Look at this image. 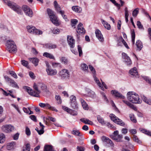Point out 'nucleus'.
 <instances>
[{"label":"nucleus","instance_id":"nucleus-59","mask_svg":"<svg viewBox=\"0 0 151 151\" xmlns=\"http://www.w3.org/2000/svg\"><path fill=\"white\" fill-rule=\"evenodd\" d=\"M88 96L91 98L94 97L95 96V93L93 91H90L88 93Z\"/></svg>","mask_w":151,"mask_h":151},{"label":"nucleus","instance_id":"nucleus-29","mask_svg":"<svg viewBox=\"0 0 151 151\" xmlns=\"http://www.w3.org/2000/svg\"><path fill=\"white\" fill-rule=\"evenodd\" d=\"M101 22L102 24H103L105 28L108 30H109L110 29V25L107 22L102 19H101Z\"/></svg>","mask_w":151,"mask_h":151},{"label":"nucleus","instance_id":"nucleus-41","mask_svg":"<svg viewBox=\"0 0 151 151\" xmlns=\"http://www.w3.org/2000/svg\"><path fill=\"white\" fill-rule=\"evenodd\" d=\"M46 48L49 49H55L57 47L56 45L52 44H48L46 45Z\"/></svg>","mask_w":151,"mask_h":151},{"label":"nucleus","instance_id":"nucleus-46","mask_svg":"<svg viewBox=\"0 0 151 151\" xmlns=\"http://www.w3.org/2000/svg\"><path fill=\"white\" fill-rule=\"evenodd\" d=\"M55 99L57 101L58 104H60L62 103V100L60 96L57 95L55 96Z\"/></svg>","mask_w":151,"mask_h":151},{"label":"nucleus","instance_id":"nucleus-17","mask_svg":"<svg viewBox=\"0 0 151 151\" xmlns=\"http://www.w3.org/2000/svg\"><path fill=\"white\" fill-rule=\"evenodd\" d=\"M67 41L70 47L72 48H73L75 46V40L73 38V37L70 36H68Z\"/></svg>","mask_w":151,"mask_h":151},{"label":"nucleus","instance_id":"nucleus-20","mask_svg":"<svg viewBox=\"0 0 151 151\" xmlns=\"http://www.w3.org/2000/svg\"><path fill=\"white\" fill-rule=\"evenodd\" d=\"M60 75L63 77H67L69 76L70 72L67 69H65L61 70L59 73Z\"/></svg>","mask_w":151,"mask_h":151},{"label":"nucleus","instance_id":"nucleus-14","mask_svg":"<svg viewBox=\"0 0 151 151\" xmlns=\"http://www.w3.org/2000/svg\"><path fill=\"white\" fill-rule=\"evenodd\" d=\"M76 31L78 33L80 34H83L85 33L86 31L81 23H79L77 26Z\"/></svg>","mask_w":151,"mask_h":151},{"label":"nucleus","instance_id":"nucleus-26","mask_svg":"<svg viewBox=\"0 0 151 151\" xmlns=\"http://www.w3.org/2000/svg\"><path fill=\"white\" fill-rule=\"evenodd\" d=\"M29 60L32 61V63L35 66L38 65V63L39 62V60L37 58H29Z\"/></svg>","mask_w":151,"mask_h":151},{"label":"nucleus","instance_id":"nucleus-15","mask_svg":"<svg viewBox=\"0 0 151 151\" xmlns=\"http://www.w3.org/2000/svg\"><path fill=\"white\" fill-rule=\"evenodd\" d=\"M70 105L74 109L77 108V103L76 101V97L74 96H71L70 97Z\"/></svg>","mask_w":151,"mask_h":151},{"label":"nucleus","instance_id":"nucleus-44","mask_svg":"<svg viewBox=\"0 0 151 151\" xmlns=\"http://www.w3.org/2000/svg\"><path fill=\"white\" fill-rule=\"evenodd\" d=\"M131 36L132 39V42L133 44H134L135 39V34L134 30H132L131 31Z\"/></svg>","mask_w":151,"mask_h":151},{"label":"nucleus","instance_id":"nucleus-43","mask_svg":"<svg viewBox=\"0 0 151 151\" xmlns=\"http://www.w3.org/2000/svg\"><path fill=\"white\" fill-rule=\"evenodd\" d=\"M97 120L98 122L101 123L102 124H105V121L103 118L100 116H97Z\"/></svg>","mask_w":151,"mask_h":151},{"label":"nucleus","instance_id":"nucleus-31","mask_svg":"<svg viewBox=\"0 0 151 151\" xmlns=\"http://www.w3.org/2000/svg\"><path fill=\"white\" fill-rule=\"evenodd\" d=\"M6 140L5 135L3 133L0 132V143H4Z\"/></svg>","mask_w":151,"mask_h":151},{"label":"nucleus","instance_id":"nucleus-34","mask_svg":"<svg viewBox=\"0 0 151 151\" xmlns=\"http://www.w3.org/2000/svg\"><path fill=\"white\" fill-rule=\"evenodd\" d=\"M37 88L39 89L40 88H41L42 90H44L46 89V85L42 83H39L37 85Z\"/></svg>","mask_w":151,"mask_h":151},{"label":"nucleus","instance_id":"nucleus-47","mask_svg":"<svg viewBox=\"0 0 151 151\" xmlns=\"http://www.w3.org/2000/svg\"><path fill=\"white\" fill-rule=\"evenodd\" d=\"M133 139L134 141L139 144L141 143V141L139 139L138 137L136 135H133Z\"/></svg>","mask_w":151,"mask_h":151},{"label":"nucleus","instance_id":"nucleus-42","mask_svg":"<svg viewBox=\"0 0 151 151\" xmlns=\"http://www.w3.org/2000/svg\"><path fill=\"white\" fill-rule=\"evenodd\" d=\"M139 9L136 8L133 11L132 13V15L134 17H136L139 13Z\"/></svg>","mask_w":151,"mask_h":151},{"label":"nucleus","instance_id":"nucleus-4","mask_svg":"<svg viewBox=\"0 0 151 151\" xmlns=\"http://www.w3.org/2000/svg\"><path fill=\"white\" fill-rule=\"evenodd\" d=\"M47 11L50 17V20L56 26L59 25L60 24L57 19V17L54 14L53 12L50 9H47Z\"/></svg>","mask_w":151,"mask_h":151},{"label":"nucleus","instance_id":"nucleus-36","mask_svg":"<svg viewBox=\"0 0 151 151\" xmlns=\"http://www.w3.org/2000/svg\"><path fill=\"white\" fill-rule=\"evenodd\" d=\"M81 68L82 70L84 71H88V66L86 64L84 63H83L81 64Z\"/></svg>","mask_w":151,"mask_h":151},{"label":"nucleus","instance_id":"nucleus-45","mask_svg":"<svg viewBox=\"0 0 151 151\" xmlns=\"http://www.w3.org/2000/svg\"><path fill=\"white\" fill-rule=\"evenodd\" d=\"M129 116L130 118V120L133 122L136 123L137 122V120L135 118L134 116V115L133 114H130Z\"/></svg>","mask_w":151,"mask_h":151},{"label":"nucleus","instance_id":"nucleus-22","mask_svg":"<svg viewBox=\"0 0 151 151\" xmlns=\"http://www.w3.org/2000/svg\"><path fill=\"white\" fill-rule=\"evenodd\" d=\"M46 71L48 75L50 76H54L56 75L57 71L56 70H53L52 69L48 68L46 69Z\"/></svg>","mask_w":151,"mask_h":151},{"label":"nucleus","instance_id":"nucleus-56","mask_svg":"<svg viewBox=\"0 0 151 151\" xmlns=\"http://www.w3.org/2000/svg\"><path fill=\"white\" fill-rule=\"evenodd\" d=\"M72 134L76 136H81L80 132L78 130H73Z\"/></svg>","mask_w":151,"mask_h":151},{"label":"nucleus","instance_id":"nucleus-58","mask_svg":"<svg viewBox=\"0 0 151 151\" xmlns=\"http://www.w3.org/2000/svg\"><path fill=\"white\" fill-rule=\"evenodd\" d=\"M68 113L73 116L76 115L77 114V113L76 111L73 110L71 109L70 110L69 112Z\"/></svg>","mask_w":151,"mask_h":151},{"label":"nucleus","instance_id":"nucleus-39","mask_svg":"<svg viewBox=\"0 0 151 151\" xmlns=\"http://www.w3.org/2000/svg\"><path fill=\"white\" fill-rule=\"evenodd\" d=\"M125 10V21L127 22L128 21V17H129V14L128 9L127 7H126L124 9Z\"/></svg>","mask_w":151,"mask_h":151},{"label":"nucleus","instance_id":"nucleus-25","mask_svg":"<svg viewBox=\"0 0 151 151\" xmlns=\"http://www.w3.org/2000/svg\"><path fill=\"white\" fill-rule=\"evenodd\" d=\"M123 101L124 103H125L131 108L135 110H137V109L136 107H135L133 105L131 104L129 101H128L126 100H123Z\"/></svg>","mask_w":151,"mask_h":151},{"label":"nucleus","instance_id":"nucleus-11","mask_svg":"<svg viewBox=\"0 0 151 151\" xmlns=\"http://www.w3.org/2000/svg\"><path fill=\"white\" fill-rule=\"evenodd\" d=\"M93 77L95 81L101 89L102 90H104V89L103 87V86H104L106 89L107 88L106 85L104 82L102 81V84H101L95 75H94Z\"/></svg>","mask_w":151,"mask_h":151},{"label":"nucleus","instance_id":"nucleus-2","mask_svg":"<svg viewBox=\"0 0 151 151\" xmlns=\"http://www.w3.org/2000/svg\"><path fill=\"white\" fill-rule=\"evenodd\" d=\"M33 87L34 91L32 90L30 88L27 86H24V88L31 95L36 97H39V94L41 92L37 88V87L35 83L34 84Z\"/></svg>","mask_w":151,"mask_h":151},{"label":"nucleus","instance_id":"nucleus-24","mask_svg":"<svg viewBox=\"0 0 151 151\" xmlns=\"http://www.w3.org/2000/svg\"><path fill=\"white\" fill-rule=\"evenodd\" d=\"M80 101L82 104L83 109L85 110H88V107L85 101L82 99H80Z\"/></svg>","mask_w":151,"mask_h":151},{"label":"nucleus","instance_id":"nucleus-38","mask_svg":"<svg viewBox=\"0 0 151 151\" xmlns=\"http://www.w3.org/2000/svg\"><path fill=\"white\" fill-rule=\"evenodd\" d=\"M54 5L56 10L59 13V12L61 10V8L60 6L58 4L56 1H54Z\"/></svg>","mask_w":151,"mask_h":151},{"label":"nucleus","instance_id":"nucleus-49","mask_svg":"<svg viewBox=\"0 0 151 151\" xmlns=\"http://www.w3.org/2000/svg\"><path fill=\"white\" fill-rule=\"evenodd\" d=\"M78 21L76 19H72L71 20V25L72 27H74L75 28V26L78 22Z\"/></svg>","mask_w":151,"mask_h":151},{"label":"nucleus","instance_id":"nucleus-61","mask_svg":"<svg viewBox=\"0 0 151 151\" xmlns=\"http://www.w3.org/2000/svg\"><path fill=\"white\" fill-rule=\"evenodd\" d=\"M10 74L13 77L16 78H17V76L15 72L13 71H10L9 72Z\"/></svg>","mask_w":151,"mask_h":151},{"label":"nucleus","instance_id":"nucleus-5","mask_svg":"<svg viewBox=\"0 0 151 151\" xmlns=\"http://www.w3.org/2000/svg\"><path fill=\"white\" fill-rule=\"evenodd\" d=\"M28 31L30 33L36 35H40L42 34V31L37 29L33 26H28L27 27Z\"/></svg>","mask_w":151,"mask_h":151},{"label":"nucleus","instance_id":"nucleus-37","mask_svg":"<svg viewBox=\"0 0 151 151\" xmlns=\"http://www.w3.org/2000/svg\"><path fill=\"white\" fill-rule=\"evenodd\" d=\"M43 55L47 58H48L51 59H55V58L53 55L51 54L48 53L47 52H44L43 54Z\"/></svg>","mask_w":151,"mask_h":151},{"label":"nucleus","instance_id":"nucleus-52","mask_svg":"<svg viewBox=\"0 0 151 151\" xmlns=\"http://www.w3.org/2000/svg\"><path fill=\"white\" fill-rule=\"evenodd\" d=\"M35 130H36V131L38 133V134L40 135H41L42 134H43L44 132V129H42V128H41V129L39 130L38 129V128H36L35 129Z\"/></svg>","mask_w":151,"mask_h":151},{"label":"nucleus","instance_id":"nucleus-18","mask_svg":"<svg viewBox=\"0 0 151 151\" xmlns=\"http://www.w3.org/2000/svg\"><path fill=\"white\" fill-rule=\"evenodd\" d=\"M95 33L96 36L98 40L100 42H103L104 41V38L101 32L99 29H97L95 31Z\"/></svg>","mask_w":151,"mask_h":151},{"label":"nucleus","instance_id":"nucleus-23","mask_svg":"<svg viewBox=\"0 0 151 151\" xmlns=\"http://www.w3.org/2000/svg\"><path fill=\"white\" fill-rule=\"evenodd\" d=\"M141 96L145 103L149 105H151V99H150L147 98L143 95H141Z\"/></svg>","mask_w":151,"mask_h":151},{"label":"nucleus","instance_id":"nucleus-32","mask_svg":"<svg viewBox=\"0 0 151 151\" xmlns=\"http://www.w3.org/2000/svg\"><path fill=\"white\" fill-rule=\"evenodd\" d=\"M45 151H56L54 150L51 145H46L44 146Z\"/></svg>","mask_w":151,"mask_h":151},{"label":"nucleus","instance_id":"nucleus-30","mask_svg":"<svg viewBox=\"0 0 151 151\" xmlns=\"http://www.w3.org/2000/svg\"><path fill=\"white\" fill-rule=\"evenodd\" d=\"M139 131L148 135L151 136V132L147 130V129L142 128H140L139 129Z\"/></svg>","mask_w":151,"mask_h":151},{"label":"nucleus","instance_id":"nucleus-53","mask_svg":"<svg viewBox=\"0 0 151 151\" xmlns=\"http://www.w3.org/2000/svg\"><path fill=\"white\" fill-rule=\"evenodd\" d=\"M78 51L79 55L81 56L82 55V51L81 47L80 45L78 46Z\"/></svg>","mask_w":151,"mask_h":151},{"label":"nucleus","instance_id":"nucleus-13","mask_svg":"<svg viewBox=\"0 0 151 151\" xmlns=\"http://www.w3.org/2000/svg\"><path fill=\"white\" fill-rule=\"evenodd\" d=\"M123 58L124 59L125 63L128 66H130L132 64V62L130 58L125 53H122Z\"/></svg>","mask_w":151,"mask_h":151},{"label":"nucleus","instance_id":"nucleus-8","mask_svg":"<svg viewBox=\"0 0 151 151\" xmlns=\"http://www.w3.org/2000/svg\"><path fill=\"white\" fill-rule=\"evenodd\" d=\"M109 116L111 120L117 124L122 126H124L125 125L124 122L122 120L113 114H111Z\"/></svg>","mask_w":151,"mask_h":151},{"label":"nucleus","instance_id":"nucleus-54","mask_svg":"<svg viewBox=\"0 0 151 151\" xmlns=\"http://www.w3.org/2000/svg\"><path fill=\"white\" fill-rule=\"evenodd\" d=\"M52 33L54 34H58L60 33V30L58 28H54L52 30Z\"/></svg>","mask_w":151,"mask_h":151},{"label":"nucleus","instance_id":"nucleus-7","mask_svg":"<svg viewBox=\"0 0 151 151\" xmlns=\"http://www.w3.org/2000/svg\"><path fill=\"white\" fill-rule=\"evenodd\" d=\"M7 5L18 14H22V9L18 5L15 4H12L10 2L7 4Z\"/></svg>","mask_w":151,"mask_h":151},{"label":"nucleus","instance_id":"nucleus-6","mask_svg":"<svg viewBox=\"0 0 151 151\" xmlns=\"http://www.w3.org/2000/svg\"><path fill=\"white\" fill-rule=\"evenodd\" d=\"M15 128L14 126L11 124H5L1 127V131L4 132L9 133L14 130Z\"/></svg>","mask_w":151,"mask_h":151},{"label":"nucleus","instance_id":"nucleus-50","mask_svg":"<svg viewBox=\"0 0 151 151\" xmlns=\"http://www.w3.org/2000/svg\"><path fill=\"white\" fill-rule=\"evenodd\" d=\"M60 60L62 63L65 64H67L68 63V60L65 57H62L60 59Z\"/></svg>","mask_w":151,"mask_h":151},{"label":"nucleus","instance_id":"nucleus-60","mask_svg":"<svg viewBox=\"0 0 151 151\" xmlns=\"http://www.w3.org/2000/svg\"><path fill=\"white\" fill-rule=\"evenodd\" d=\"M137 24L139 29H143V26L139 21L137 22Z\"/></svg>","mask_w":151,"mask_h":151},{"label":"nucleus","instance_id":"nucleus-10","mask_svg":"<svg viewBox=\"0 0 151 151\" xmlns=\"http://www.w3.org/2000/svg\"><path fill=\"white\" fill-rule=\"evenodd\" d=\"M22 9L27 15L31 17L33 15V13L31 9L27 5H24Z\"/></svg>","mask_w":151,"mask_h":151},{"label":"nucleus","instance_id":"nucleus-35","mask_svg":"<svg viewBox=\"0 0 151 151\" xmlns=\"http://www.w3.org/2000/svg\"><path fill=\"white\" fill-rule=\"evenodd\" d=\"M136 45L137 48L140 50L143 47L142 42L140 40H137L136 42Z\"/></svg>","mask_w":151,"mask_h":151},{"label":"nucleus","instance_id":"nucleus-57","mask_svg":"<svg viewBox=\"0 0 151 151\" xmlns=\"http://www.w3.org/2000/svg\"><path fill=\"white\" fill-rule=\"evenodd\" d=\"M11 84H12V86L15 88H19L18 85L13 80L11 82Z\"/></svg>","mask_w":151,"mask_h":151},{"label":"nucleus","instance_id":"nucleus-64","mask_svg":"<svg viewBox=\"0 0 151 151\" xmlns=\"http://www.w3.org/2000/svg\"><path fill=\"white\" fill-rule=\"evenodd\" d=\"M89 69L91 71V72L93 74H94L96 73V71L94 68L90 65H89Z\"/></svg>","mask_w":151,"mask_h":151},{"label":"nucleus","instance_id":"nucleus-48","mask_svg":"<svg viewBox=\"0 0 151 151\" xmlns=\"http://www.w3.org/2000/svg\"><path fill=\"white\" fill-rule=\"evenodd\" d=\"M59 13H60L61 15L63 18L66 21L68 20L66 16L64 14L65 12L63 11H60L59 12Z\"/></svg>","mask_w":151,"mask_h":151},{"label":"nucleus","instance_id":"nucleus-21","mask_svg":"<svg viewBox=\"0 0 151 151\" xmlns=\"http://www.w3.org/2000/svg\"><path fill=\"white\" fill-rule=\"evenodd\" d=\"M111 93L113 94L116 97L121 99H124L125 97L122 94L118 92L116 90H112L111 91Z\"/></svg>","mask_w":151,"mask_h":151},{"label":"nucleus","instance_id":"nucleus-9","mask_svg":"<svg viewBox=\"0 0 151 151\" xmlns=\"http://www.w3.org/2000/svg\"><path fill=\"white\" fill-rule=\"evenodd\" d=\"M110 137L113 139L118 142L121 141L122 138V134H119V131L116 130L114 132L113 134L110 135Z\"/></svg>","mask_w":151,"mask_h":151},{"label":"nucleus","instance_id":"nucleus-27","mask_svg":"<svg viewBox=\"0 0 151 151\" xmlns=\"http://www.w3.org/2000/svg\"><path fill=\"white\" fill-rule=\"evenodd\" d=\"M80 121L83 123L87 124L92 125L93 124V122L87 119L83 118L80 119Z\"/></svg>","mask_w":151,"mask_h":151},{"label":"nucleus","instance_id":"nucleus-40","mask_svg":"<svg viewBox=\"0 0 151 151\" xmlns=\"http://www.w3.org/2000/svg\"><path fill=\"white\" fill-rule=\"evenodd\" d=\"M123 40H124L122 37H120L117 40V45L118 46H122V44L123 43Z\"/></svg>","mask_w":151,"mask_h":151},{"label":"nucleus","instance_id":"nucleus-3","mask_svg":"<svg viewBox=\"0 0 151 151\" xmlns=\"http://www.w3.org/2000/svg\"><path fill=\"white\" fill-rule=\"evenodd\" d=\"M6 45L7 50L9 52L14 53L16 51V46L13 40H10L7 41Z\"/></svg>","mask_w":151,"mask_h":151},{"label":"nucleus","instance_id":"nucleus-33","mask_svg":"<svg viewBox=\"0 0 151 151\" xmlns=\"http://www.w3.org/2000/svg\"><path fill=\"white\" fill-rule=\"evenodd\" d=\"M72 9L73 11L78 13H80L82 10L81 8L78 6H73Z\"/></svg>","mask_w":151,"mask_h":151},{"label":"nucleus","instance_id":"nucleus-16","mask_svg":"<svg viewBox=\"0 0 151 151\" xmlns=\"http://www.w3.org/2000/svg\"><path fill=\"white\" fill-rule=\"evenodd\" d=\"M129 73L131 77H138V73L136 67H134L130 69L129 71Z\"/></svg>","mask_w":151,"mask_h":151},{"label":"nucleus","instance_id":"nucleus-55","mask_svg":"<svg viewBox=\"0 0 151 151\" xmlns=\"http://www.w3.org/2000/svg\"><path fill=\"white\" fill-rule=\"evenodd\" d=\"M30 145L29 144H27L26 147L23 150V151H30Z\"/></svg>","mask_w":151,"mask_h":151},{"label":"nucleus","instance_id":"nucleus-28","mask_svg":"<svg viewBox=\"0 0 151 151\" xmlns=\"http://www.w3.org/2000/svg\"><path fill=\"white\" fill-rule=\"evenodd\" d=\"M15 143L14 142H10L8 143L6 145V148L8 150H10L13 149Z\"/></svg>","mask_w":151,"mask_h":151},{"label":"nucleus","instance_id":"nucleus-1","mask_svg":"<svg viewBox=\"0 0 151 151\" xmlns=\"http://www.w3.org/2000/svg\"><path fill=\"white\" fill-rule=\"evenodd\" d=\"M127 96V100L132 103L140 104L142 102V101L139 99V95L134 92H128Z\"/></svg>","mask_w":151,"mask_h":151},{"label":"nucleus","instance_id":"nucleus-51","mask_svg":"<svg viewBox=\"0 0 151 151\" xmlns=\"http://www.w3.org/2000/svg\"><path fill=\"white\" fill-rule=\"evenodd\" d=\"M22 64L24 66H25L27 68H28V62L27 61H25L24 60H23L21 61Z\"/></svg>","mask_w":151,"mask_h":151},{"label":"nucleus","instance_id":"nucleus-19","mask_svg":"<svg viewBox=\"0 0 151 151\" xmlns=\"http://www.w3.org/2000/svg\"><path fill=\"white\" fill-rule=\"evenodd\" d=\"M102 141L104 142H106L109 144L110 146H113L114 145L112 141L109 138L106 137L105 136H103L101 137Z\"/></svg>","mask_w":151,"mask_h":151},{"label":"nucleus","instance_id":"nucleus-12","mask_svg":"<svg viewBox=\"0 0 151 151\" xmlns=\"http://www.w3.org/2000/svg\"><path fill=\"white\" fill-rule=\"evenodd\" d=\"M39 105L42 108L46 107V108H47L49 110L55 111L56 112H57L58 111V110L56 109L55 107L51 106L50 104L47 103H40L39 104Z\"/></svg>","mask_w":151,"mask_h":151},{"label":"nucleus","instance_id":"nucleus-62","mask_svg":"<svg viewBox=\"0 0 151 151\" xmlns=\"http://www.w3.org/2000/svg\"><path fill=\"white\" fill-rule=\"evenodd\" d=\"M25 133L28 136H29L31 134V132L29 128L28 127H26Z\"/></svg>","mask_w":151,"mask_h":151},{"label":"nucleus","instance_id":"nucleus-63","mask_svg":"<svg viewBox=\"0 0 151 151\" xmlns=\"http://www.w3.org/2000/svg\"><path fill=\"white\" fill-rule=\"evenodd\" d=\"M52 65L54 68H56L58 66H60V64L58 63H52Z\"/></svg>","mask_w":151,"mask_h":151}]
</instances>
